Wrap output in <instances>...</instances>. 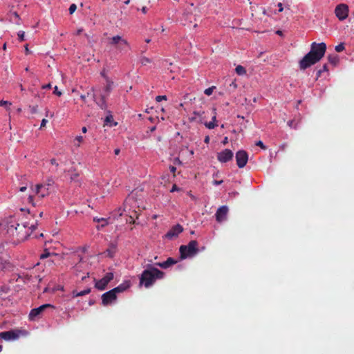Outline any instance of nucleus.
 <instances>
[{"label":"nucleus","mask_w":354,"mask_h":354,"mask_svg":"<svg viewBox=\"0 0 354 354\" xmlns=\"http://www.w3.org/2000/svg\"><path fill=\"white\" fill-rule=\"evenodd\" d=\"M326 49L327 46L326 43L313 42L310 44V51L299 62V69L305 71L319 62L324 57Z\"/></svg>","instance_id":"obj_1"},{"label":"nucleus","mask_w":354,"mask_h":354,"mask_svg":"<svg viewBox=\"0 0 354 354\" xmlns=\"http://www.w3.org/2000/svg\"><path fill=\"white\" fill-rule=\"evenodd\" d=\"M35 227V224L29 225L27 222L20 224L12 220L9 221L6 226V233L9 236H17L19 241L24 240L29 236Z\"/></svg>","instance_id":"obj_2"},{"label":"nucleus","mask_w":354,"mask_h":354,"mask_svg":"<svg viewBox=\"0 0 354 354\" xmlns=\"http://www.w3.org/2000/svg\"><path fill=\"white\" fill-rule=\"evenodd\" d=\"M164 277L165 273L162 271L151 265H147V268L143 270L140 277V285L149 288L157 279H161Z\"/></svg>","instance_id":"obj_3"},{"label":"nucleus","mask_w":354,"mask_h":354,"mask_svg":"<svg viewBox=\"0 0 354 354\" xmlns=\"http://www.w3.org/2000/svg\"><path fill=\"white\" fill-rule=\"evenodd\" d=\"M114 82L112 80H109L106 81V85L102 91V92L99 94L93 93V97L94 98L95 102L99 106L101 109H106V100L111 93L113 90Z\"/></svg>","instance_id":"obj_4"},{"label":"nucleus","mask_w":354,"mask_h":354,"mask_svg":"<svg viewBox=\"0 0 354 354\" xmlns=\"http://www.w3.org/2000/svg\"><path fill=\"white\" fill-rule=\"evenodd\" d=\"M198 242L196 240H192L187 245H180L179 248L180 259H185L194 257L198 252Z\"/></svg>","instance_id":"obj_5"},{"label":"nucleus","mask_w":354,"mask_h":354,"mask_svg":"<svg viewBox=\"0 0 354 354\" xmlns=\"http://www.w3.org/2000/svg\"><path fill=\"white\" fill-rule=\"evenodd\" d=\"M27 332L24 330L14 329L8 331L0 333V338L5 341H15L18 339L21 336H26Z\"/></svg>","instance_id":"obj_6"},{"label":"nucleus","mask_w":354,"mask_h":354,"mask_svg":"<svg viewBox=\"0 0 354 354\" xmlns=\"http://www.w3.org/2000/svg\"><path fill=\"white\" fill-rule=\"evenodd\" d=\"M53 180H49L48 184H37L34 189V193L38 198H42L48 196L50 193L49 187L52 185Z\"/></svg>","instance_id":"obj_7"},{"label":"nucleus","mask_w":354,"mask_h":354,"mask_svg":"<svg viewBox=\"0 0 354 354\" xmlns=\"http://www.w3.org/2000/svg\"><path fill=\"white\" fill-rule=\"evenodd\" d=\"M109 44L111 46H118V48L120 50H122L124 46L129 47L128 41L120 35H115L109 38Z\"/></svg>","instance_id":"obj_8"},{"label":"nucleus","mask_w":354,"mask_h":354,"mask_svg":"<svg viewBox=\"0 0 354 354\" xmlns=\"http://www.w3.org/2000/svg\"><path fill=\"white\" fill-rule=\"evenodd\" d=\"M335 14L339 21H344L348 15V6L346 4L341 3L336 6Z\"/></svg>","instance_id":"obj_9"},{"label":"nucleus","mask_w":354,"mask_h":354,"mask_svg":"<svg viewBox=\"0 0 354 354\" xmlns=\"http://www.w3.org/2000/svg\"><path fill=\"white\" fill-rule=\"evenodd\" d=\"M113 279V274L112 272H107L103 278L95 282V287L100 290H103Z\"/></svg>","instance_id":"obj_10"},{"label":"nucleus","mask_w":354,"mask_h":354,"mask_svg":"<svg viewBox=\"0 0 354 354\" xmlns=\"http://www.w3.org/2000/svg\"><path fill=\"white\" fill-rule=\"evenodd\" d=\"M236 165L239 168H243L245 166L248 160V153L244 150H239L236 153Z\"/></svg>","instance_id":"obj_11"},{"label":"nucleus","mask_w":354,"mask_h":354,"mask_svg":"<svg viewBox=\"0 0 354 354\" xmlns=\"http://www.w3.org/2000/svg\"><path fill=\"white\" fill-rule=\"evenodd\" d=\"M227 213L228 207L226 205L220 207L215 214L216 220L218 223H221L225 221L227 219Z\"/></svg>","instance_id":"obj_12"},{"label":"nucleus","mask_w":354,"mask_h":354,"mask_svg":"<svg viewBox=\"0 0 354 354\" xmlns=\"http://www.w3.org/2000/svg\"><path fill=\"white\" fill-rule=\"evenodd\" d=\"M233 156L232 150L226 149L218 153L217 158L221 162H227L232 160Z\"/></svg>","instance_id":"obj_13"},{"label":"nucleus","mask_w":354,"mask_h":354,"mask_svg":"<svg viewBox=\"0 0 354 354\" xmlns=\"http://www.w3.org/2000/svg\"><path fill=\"white\" fill-rule=\"evenodd\" d=\"M117 299V295L111 290L102 295V301L104 306H106Z\"/></svg>","instance_id":"obj_14"},{"label":"nucleus","mask_w":354,"mask_h":354,"mask_svg":"<svg viewBox=\"0 0 354 354\" xmlns=\"http://www.w3.org/2000/svg\"><path fill=\"white\" fill-rule=\"evenodd\" d=\"M52 307L50 304H44L38 308H33L29 314L30 320H35L46 308Z\"/></svg>","instance_id":"obj_15"},{"label":"nucleus","mask_w":354,"mask_h":354,"mask_svg":"<svg viewBox=\"0 0 354 354\" xmlns=\"http://www.w3.org/2000/svg\"><path fill=\"white\" fill-rule=\"evenodd\" d=\"M183 230V227L182 225L177 224L174 226L169 231L167 232L165 236L168 239H172L174 237L178 236V235L181 233Z\"/></svg>","instance_id":"obj_16"},{"label":"nucleus","mask_w":354,"mask_h":354,"mask_svg":"<svg viewBox=\"0 0 354 354\" xmlns=\"http://www.w3.org/2000/svg\"><path fill=\"white\" fill-rule=\"evenodd\" d=\"M117 252V243L115 242H111L109 243L108 248L106 250L104 253L110 258L114 257Z\"/></svg>","instance_id":"obj_17"},{"label":"nucleus","mask_w":354,"mask_h":354,"mask_svg":"<svg viewBox=\"0 0 354 354\" xmlns=\"http://www.w3.org/2000/svg\"><path fill=\"white\" fill-rule=\"evenodd\" d=\"M177 263V261L171 257H169L165 261L162 263H156L155 265L158 266L163 269H167L171 266L174 265Z\"/></svg>","instance_id":"obj_18"},{"label":"nucleus","mask_w":354,"mask_h":354,"mask_svg":"<svg viewBox=\"0 0 354 354\" xmlns=\"http://www.w3.org/2000/svg\"><path fill=\"white\" fill-rule=\"evenodd\" d=\"M71 181L79 182L80 172L75 168H71L68 171Z\"/></svg>","instance_id":"obj_19"},{"label":"nucleus","mask_w":354,"mask_h":354,"mask_svg":"<svg viewBox=\"0 0 354 354\" xmlns=\"http://www.w3.org/2000/svg\"><path fill=\"white\" fill-rule=\"evenodd\" d=\"M104 125L113 127L117 126L118 122L114 120L113 115H109L104 119Z\"/></svg>","instance_id":"obj_20"},{"label":"nucleus","mask_w":354,"mask_h":354,"mask_svg":"<svg viewBox=\"0 0 354 354\" xmlns=\"http://www.w3.org/2000/svg\"><path fill=\"white\" fill-rule=\"evenodd\" d=\"M328 61L333 66H337L339 62V57L336 54H330L328 55Z\"/></svg>","instance_id":"obj_21"},{"label":"nucleus","mask_w":354,"mask_h":354,"mask_svg":"<svg viewBox=\"0 0 354 354\" xmlns=\"http://www.w3.org/2000/svg\"><path fill=\"white\" fill-rule=\"evenodd\" d=\"M136 201H134V198H133V196H129L125 201H124V211H130L131 210V207L133 205V203H135Z\"/></svg>","instance_id":"obj_22"},{"label":"nucleus","mask_w":354,"mask_h":354,"mask_svg":"<svg viewBox=\"0 0 354 354\" xmlns=\"http://www.w3.org/2000/svg\"><path fill=\"white\" fill-rule=\"evenodd\" d=\"M129 288V285L126 283H122L118 286L112 289V290L115 292V295L120 292H122L126 290Z\"/></svg>","instance_id":"obj_23"},{"label":"nucleus","mask_w":354,"mask_h":354,"mask_svg":"<svg viewBox=\"0 0 354 354\" xmlns=\"http://www.w3.org/2000/svg\"><path fill=\"white\" fill-rule=\"evenodd\" d=\"M216 115H214L212 117V121H210V122H205L204 123L205 126L209 129H214L216 126H217V124H216L215 121H216Z\"/></svg>","instance_id":"obj_24"},{"label":"nucleus","mask_w":354,"mask_h":354,"mask_svg":"<svg viewBox=\"0 0 354 354\" xmlns=\"http://www.w3.org/2000/svg\"><path fill=\"white\" fill-rule=\"evenodd\" d=\"M138 213L137 211L133 210L132 213L129 215V219L127 220V221L129 223H135L136 219L138 218Z\"/></svg>","instance_id":"obj_25"},{"label":"nucleus","mask_w":354,"mask_h":354,"mask_svg":"<svg viewBox=\"0 0 354 354\" xmlns=\"http://www.w3.org/2000/svg\"><path fill=\"white\" fill-rule=\"evenodd\" d=\"M50 163L53 166V167L50 169V171L52 172H57L59 167V163L57 160L55 158H52L50 160Z\"/></svg>","instance_id":"obj_26"},{"label":"nucleus","mask_w":354,"mask_h":354,"mask_svg":"<svg viewBox=\"0 0 354 354\" xmlns=\"http://www.w3.org/2000/svg\"><path fill=\"white\" fill-rule=\"evenodd\" d=\"M91 292V288H86L82 291H80V292H76V291H73V297H80V296H84L85 295H87L88 293Z\"/></svg>","instance_id":"obj_27"},{"label":"nucleus","mask_w":354,"mask_h":354,"mask_svg":"<svg viewBox=\"0 0 354 354\" xmlns=\"http://www.w3.org/2000/svg\"><path fill=\"white\" fill-rule=\"evenodd\" d=\"M235 71L239 75H244L246 74V69L241 65H239L236 67Z\"/></svg>","instance_id":"obj_28"},{"label":"nucleus","mask_w":354,"mask_h":354,"mask_svg":"<svg viewBox=\"0 0 354 354\" xmlns=\"http://www.w3.org/2000/svg\"><path fill=\"white\" fill-rule=\"evenodd\" d=\"M12 103L10 101L7 100H0V106L4 107L6 111H9L10 109V106Z\"/></svg>","instance_id":"obj_29"},{"label":"nucleus","mask_w":354,"mask_h":354,"mask_svg":"<svg viewBox=\"0 0 354 354\" xmlns=\"http://www.w3.org/2000/svg\"><path fill=\"white\" fill-rule=\"evenodd\" d=\"M84 141V138L82 136H77L75 137L74 140V145L79 147L81 145V143Z\"/></svg>","instance_id":"obj_30"},{"label":"nucleus","mask_w":354,"mask_h":354,"mask_svg":"<svg viewBox=\"0 0 354 354\" xmlns=\"http://www.w3.org/2000/svg\"><path fill=\"white\" fill-rule=\"evenodd\" d=\"M10 267V263L6 261H0V271H4Z\"/></svg>","instance_id":"obj_31"},{"label":"nucleus","mask_w":354,"mask_h":354,"mask_svg":"<svg viewBox=\"0 0 354 354\" xmlns=\"http://www.w3.org/2000/svg\"><path fill=\"white\" fill-rule=\"evenodd\" d=\"M216 89V86H212L211 87H209L207 88H206L205 91H204V93L208 96L211 95L214 91Z\"/></svg>","instance_id":"obj_32"},{"label":"nucleus","mask_w":354,"mask_h":354,"mask_svg":"<svg viewBox=\"0 0 354 354\" xmlns=\"http://www.w3.org/2000/svg\"><path fill=\"white\" fill-rule=\"evenodd\" d=\"M344 48H345L344 43H343V42H341L340 44H339L338 45H337L335 47V50L338 53L343 51L344 50Z\"/></svg>","instance_id":"obj_33"},{"label":"nucleus","mask_w":354,"mask_h":354,"mask_svg":"<svg viewBox=\"0 0 354 354\" xmlns=\"http://www.w3.org/2000/svg\"><path fill=\"white\" fill-rule=\"evenodd\" d=\"M77 10V6L75 3H72L71 4L69 8H68V12H69V14L70 15H73Z\"/></svg>","instance_id":"obj_34"},{"label":"nucleus","mask_w":354,"mask_h":354,"mask_svg":"<svg viewBox=\"0 0 354 354\" xmlns=\"http://www.w3.org/2000/svg\"><path fill=\"white\" fill-rule=\"evenodd\" d=\"M17 35H18V39L19 41H23L25 40V32L24 31H22V30H20L17 33Z\"/></svg>","instance_id":"obj_35"},{"label":"nucleus","mask_w":354,"mask_h":354,"mask_svg":"<svg viewBox=\"0 0 354 354\" xmlns=\"http://www.w3.org/2000/svg\"><path fill=\"white\" fill-rule=\"evenodd\" d=\"M287 124H288L290 128H292V129H297V123H295V120H289V121L287 122Z\"/></svg>","instance_id":"obj_36"},{"label":"nucleus","mask_w":354,"mask_h":354,"mask_svg":"<svg viewBox=\"0 0 354 354\" xmlns=\"http://www.w3.org/2000/svg\"><path fill=\"white\" fill-rule=\"evenodd\" d=\"M167 100V97L166 95H158L156 97V101L157 102H160L162 100Z\"/></svg>","instance_id":"obj_37"},{"label":"nucleus","mask_w":354,"mask_h":354,"mask_svg":"<svg viewBox=\"0 0 354 354\" xmlns=\"http://www.w3.org/2000/svg\"><path fill=\"white\" fill-rule=\"evenodd\" d=\"M100 75L105 80V81H107V80H111L109 78V76H107L106 73V71H105V69H103L101 72H100Z\"/></svg>","instance_id":"obj_38"},{"label":"nucleus","mask_w":354,"mask_h":354,"mask_svg":"<svg viewBox=\"0 0 354 354\" xmlns=\"http://www.w3.org/2000/svg\"><path fill=\"white\" fill-rule=\"evenodd\" d=\"M141 62L143 65H146L147 63H150L151 62V59L148 57H143L142 59H141Z\"/></svg>","instance_id":"obj_39"},{"label":"nucleus","mask_w":354,"mask_h":354,"mask_svg":"<svg viewBox=\"0 0 354 354\" xmlns=\"http://www.w3.org/2000/svg\"><path fill=\"white\" fill-rule=\"evenodd\" d=\"M53 93L57 95V96H61L62 95V92L58 90V88L57 86H55L54 87V89H53Z\"/></svg>","instance_id":"obj_40"},{"label":"nucleus","mask_w":354,"mask_h":354,"mask_svg":"<svg viewBox=\"0 0 354 354\" xmlns=\"http://www.w3.org/2000/svg\"><path fill=\"white\" fill-rule=\"evenodd\" d=\"M12 15L15 17L16 19H17V21H15V23L17 24H19V20H20V17H19V15H18V13L17 12H13L12 13Z\"/></svg>","instance_id":"obj_41"},{"label":"nucleus","mask_w":354,"mask_h":354,"mask_svg":"<svg viewBox=\"0 0 354 354\" xmlns=\"http://www.w3.org/2000/svg\"><path fill=\"white\" fill-rule=\"evenodd\" d=\"M28 202L31 203L33 206H35L36 204L34 202V196L32 194H30L28 196Z\"/></svg>","instance_id":"obj_42"},{"label":"nucleus","mask_w":354,"mask_h":354,"mask_svg":"<svg viewBox=\"0 0 354 354\" xmlns=\"http://www.w3.org/2000/svg\"><path fill=\"white\" fill-rule=\"evenodd\" d=\"M50 256V253L45 251L43 254H41L40 258L41 259H45Z\"/></svg>","instance_id":"obj_43"},{"label":"nucleus","mask_w":354,"mask_h":354,"mask_svg":"<svg viewBox=\"0 0 354 354\" xmlns=\"http://www.w3.org/2000/svg\"><path fill=\"white\" fill-rule=\"evenodd\" d=\"M237 87V84L235 81L232 82L229 85V88L230 89L232 88L234 90L236 89Z\"/></svg>","instance_id":"obj_44"},{"label":"nucleus","mask_w":354,"mask_h":354,"mask_svg":"<svg viewBox=\"0 0 354 354\" xmlns=\"http://www.w3.org/2000/svg\"><path fill=\"white\" fill-rule=\"evenodd\" d=\"M256 145L260 147L261 148L265 149H266V146L263 145V142L259 140L258 141L257 143H256Z\"/></svg>","instance_id":"obj_45"},{"label":"nucleus","mask_w":354,"mask_h":354,"mask_svg":"<svg viewBox=\"0 0 354 354\" xmlns=\"http://www.w3.org/2000/svg\"><path fill=\"white\" fill-rule=\"evenodd\" d=\"M50 88H51V84L50 83L43 85L41 86V90L50 89Z\"/></svg>","instance_id":"obj_46"},{"label":"nucleus","mask_w":354,"mask_h":354,"mask_svg":"<svg viewBox=\"0 0 354 354\" xmlns=\"http://www.w3.org/2000/svg\"><path fill=\"white\" fill-rule=\"evenodd\" d=\"M320 70L322 71V73L328 72V68L327 64H324L322 68Z\"/></svg>","instance_id":"obj_47"},{"label":"nucleus","mask_w":354,"mask_h":354,"mask_svg":"<svg viewBox=\"0 0 354 354\" xmlns=\"http://www.w3.org/2000/svg\"><path fill=\"white\" fill-rule=\"evenodd\" d=\"M222 183H223V180H214L212 181V184L214 185H221Z\"/></svg>","instance_id":"obj_48"},{"label":"nucleus","mask_w":354,"mask_h":354,"mask_svg":"<svg viewBox=\"0 0 354 354\" xmlns=\"http://www.w3.org/2000/svg\"><path fill=\"white\" fill-rule=\"evenodd\" d=\"M169 170L171 173L174 174V176H175V172L176 171V167L174 166H169Z\"/></svg>","instance_id":"obj_49"},{"label":"nucleus","mask_w":354,"mask_h":354,"mask_svg":"<svg viewBox=\"0 0 354 354\" xmlns=\"http://www.w3.org/2000/svg\"><path fill=\"white\" fill-rule=\"evenodd\" d=\"M48 120H46V119H43L41 120V126H40V129H41L42 127H45L46 123H47Z\"/></svg>","instance_id":"obj_50"},{"label":"nucleus","mask_w":354,"mask_h":354,"mask_svg":"<svg viewBox=\"0 0 354 354\" xmlns=\"http://www.w3.org/2000/svg\"><path fill=\"white\" fill-rule=\"evenodd\" d=\"M322 73V71H321L320 69L317 71L316 80H317L321 76Z\"/></svg>","instance_id":"obj_51"},{"label":"nucleus","mask_w":354,"mask_h":354,"mask_svg":"<svg viewBox=\"0 0 354 354\" xmlns=\"http://www.w3.org/2000/svg\"><path fill=\"white\" fill-rule=\"evenodd\" d=\"M177 190H178V187H177V185H174L172 186V188H171V191H170V192H174L177 191Z\"/></svg>","instance_id":"obj_52"},{"label":"nucleus","mask_w":354,"mask_h":354,"mask_svg":"<svg viewBox=\"0 0 354 354\" xmlns=\"http://www.w3.org/2000/svg\"><path fill=\"white\" fill-rule=\"evenodd\" d=\"M279 12H282L283 10V4L281 3H278Z\"/></svg>","instance_id":"obj_53"},{"label":"nucleus","mask_w":354,"mask_h":354,"mask_svg":"<svg viewBox=\"0 0 354 354\" xmlns=\"http://www.w3.org/2000/svg\"><path fill=\"white\" fill-rule=\"evenodd\" d=\"M141 10H142V13L146 14L147 10H148V9H147V8L146 6H144V7L142 8Z\"/></svg>","instance_id":"obj_54"},{"label":"nucleus","mask_w":354,"mask_h":354,"mask_svg":"<svg viewBox=\"0 0 354 354\" xmlns=\"http://www.w3.org/2000/svg\"><path fill=\"white\" fill-rule=\"evenodd\" d=\"M94 221H96L97 222H99L100 221H102L105 222V225L106 224V221L104 218H97H97H94ZM104 224L102 225V226H104Z\"/></svg>","instance_id":"obj_55"},{"label":"nucleus","mask_w":354,"mask_h":354,"mask_svg":"<svg viewBox=\"0 0 354 354\" xmlns=\"http://www.w3.org/2000/svg\"><path fill=\"white\" fill-rule=\"evenodd\" d=\"M275 33L279 36H283V32L280 30H277Z\"/></svg>","instance_id":"obj_56"},{"label":"nucleus","mask_w":354,"mask_h":354,"mask_svg":"<svg viewBox=\"0 0 354 354\" xmlns=\"http://www.w3.org/2000/svg\"><path fill=\"white\" fill-rule=\"evenodd\" d=\"M25 52L26 55H28L30 53L29 49L28 48V44L25 46Z\"/></svg>","instance_id":"obj_57"},{"label":"nucleus","mask_w":354,"mask_h":354,"mask_svg":"<svg viewBox=\"0 0 354 354\" xmlns=\"http://www.w3.org/2000/svg\"><path fill=\"white\" fill-rule=\"evenodd\" d=\"M26 189H27V187H26V186H23V187H21L19 188V191H20V192H24V191H26Z\"/></svg>","instance_id":"obj_58"},{"label":"nucleus","mask_w":354,"mask_h":354,"mask_svg":"<svg viewBox=\"0 0 354 354\" xmlns=\"http://www.w3.org/2000/svg\"><path fill=\"white\" fill-rule=\"evenodd\" d=\"M120 149H115L114 150V153H115V155H118V154L120 153Z\"/></svg>","instance_id":"obj_59"},{"label":"nucleus","mask_w":354,"mask_h":354,"mask_svg":"<svg viewBox=\"0 0 354 354\" xmlns=\"http://www.w3.org/2000/svg\"><path fill=\"white\" fill-rule=\"evenodd\" d=\"M82 131L84 133H86V132H87V128H86V127H83L82 128Z\"/></svg>","instance_id":"obj_60"},{"label":"nucleus","mask_w":354,"mask_h":354,"mask_svg":"<svg viewBox=\"0 0 354 354\" xmlns=\"http://www.w3.org/2000/svg\"><path fill=\"white\" fill-rule=\"evenodd\" d=\"M209 136H206V137L205 138L204 142H205V143H208V142H209Z\"/></svg>","instance_id":"obj_61"},{"label":"nucleus","mask_w":354,"mask_h":354,"mask_svg":"<svg viewBox=\"0 0 354 354\" xmlns=\"http://www.w3.org/2000/svg\"><path fill=\"white\" fill-rule=\"evenodd\" d=\"M6 48H7V44H6V43H4L3 46H2V48H3V50H6Z\"/></svg>","instance_id":"obj_62"},{"label":"nucleus","mask_w":354,"mask_h":354,"mask_svg":"<svg viewBox=\"0 0 354 354\" xmlns=\"http://www.w3.org/2000/svg\"><path fill=\"white\" fill-rule=\"evenodd\" d=\"M227 142H228V141H227V137H225V138H224L223 141V144H226V143H227Z\"/></svg>","instance_id":"obj_63"},{"label":"nucleus","mask_w":354,"mask_h":354,"mask_svg":"<svg viewBox=\"0 0 354 354\" xmlns=\"http://www.w3.org/2000/svg\"><path fill=\"white\" fill-rule=\"evenodd\" d=\"M124 3L125 5H128L130 3V0H126Z\"/></svg>","instance_id":"obj_64"}]
</instances>
